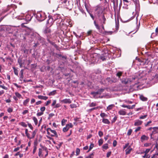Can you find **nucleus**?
<instances>
[{
	"instance_id": "1",
	"label": "nucleus",
	"mask_w": 158,
	"mask_h": 158,
	"mask_svg": "<svg viewBox=\"0 0 158 158\" xmlns=\"http://www.w3.org/2000/svg\"><path fill=\"white\" fill-rule=\"evenodd\" d=\"M47 134L48 135H50L52 137L55 136L56 137H58V135L57 132L54 130H52L50 128H48L47 129Z\"/></svg>"
},
{
	"instance_id": "2",
	"label": "nucleus",
	"mask_w": 158,
	"mask_h": 158,
	"mask_svg": "<svg viewBox=\"0 0 158 158\" xmlns=\"http://www.w3.org/2000/svg\"><path fill=\"white\" fill-rule=\"evenodd\" d=\"M36 17L37 20L42 21L45 19V15L40 12H38L36 15Z\"/></svg>"
},
{
	"instance_id": "3",
	"label": "nucleus",
	"mask_w": 158,
	"mask_h": 158,
	"mask_svg": "<svg viewBox=\"0 0 158 158\" xmlns=\"http://www.w3.org/2000/svg\"><path fill=\"white\" fill-rule=\"evenodd\" d=\"M135 79V77H132L131 78H123L121 79L122 83L123 84H126L131 82L133 80Z\"/></svg>"
},
{
	"instance_id": "4",
	"label": "nucleus",
	"mask_w": 158,
	"mask_h": 158,
	"mask_svg": "<svg viewBox=\"0 0 158 158\" xmlns=\"http://www.w3.org/2000/svg\"><path fill=\"white\" fill-rule=\"evenodd\" d=\"M115 29L116 31H109L107 32V33L109 34H111L115 32H116L119 29V20L118 19V18L117 19H115Z\"/></svg>"
},
{
	"instance_id": "5",
	"label": "nucleus",
	"mask_w": 158,
	"mask_h": 158,
	"mask_svg": "<svg viewBox=\"0 0 158 158\" xmlns=\"http://www.w3.org/2000/svg\"><path fill=\"white\" fill-rule=\"evenodd\" d=\"M43 32L47 37L50 38L51 36V30L48 27L46 28L43 31Z\"/></svg>"
},
{
	"instance_id": "6",
	"label": "nucleus",
	"mask_w": 158,
	"mask_h": 158,
	"mask_svg": "<svg viewBox=\"0 0 158 158\" xmlns=\"http://www.w3.org/2000/svg\"><path fill=\"white\" fill-rule=\"evenodd\" d=\"M32 16H31L30 15H26L25 18V19L26 22H24V23H23L21 24V26L22 27H24V24L27 23L29 21H30L32 19Z\"/></svg>"
},
{
	"instance_id": "7",
	"label": "nucleus",
	"mask_w": 158,
	"mask_h": 158,
	"mask_svg": "<svg viewBox=\"0 0 158 158\" xmlns=\"http://www.w3.org/2000/svg\"><path fill=\"white\" fill-rule=\"evenodd\" d=\"M93 12L95 16H99V6L98 5L94 7Z\"/></svg>"
},
{
	"instance_id": "8",
	"label": "nucleus",
	"mask_w": 158,
	"mask_h": 158,
	"mask_svg": "<svg viewBox=\"0 0 158 158\" xmlns=\"http://www.w3.org/2000/svg\"><path fill=\"white\" fill-rule=\"evenodd\" d=\"M54 20L52 18H50L47 22V26H51L53 24L54 22Z\"/></svg>"
},
{
	"instance_id": "9",
	"label": "nucleus",
	"mask_w": 158,
	"mask_h": 158,
	"mask_svg": "<svg viewBox=\"0 0 158 158\" xmlns=\"http://www.w3.org/2000/svg\"><path fill=\"white\" fill-rule=\"evenodd\" d=\"M108 54L107 53L105 52L104 53L102 54L100 57V59L102 60V61H104L106 60L107 56Z\"/></svg>"
},
{
	"instance_id": "10",
	"label": "nucleus",
	"mask_w": 158,
	"mask_h": 158,
	"mask_svg": "<svg viewBox=\"0 0 158 158\" xmlns=\"http://www.w3.org/2000/svg\"><path fill=\"white\" fill-rule=\"evenodd\" d=\"M140 99L143 101H147L148 99L147 98L145 97L142 94H139Z\"/></svg>"
},
{
	"instance_id": "11",
	"label": "nucleus",
	"mask_w": 158,
	"mask_h": 158,
	"mask_svg": "<svg viewBox=\"0 0 158 158\" xmlns=\"http://www.w3.org/2000/svg\"><path fill=\"white\" fill-rule=\"evenodd\" d=\"M143 121L139 120H135L134 123V126H136L140 125L142 123Z\"/></svg>"
},
{
	"instance_id": "12",
	"label": "nucleus",
	"mask_w": 158,
	"mask_h": 158,
	"mask_svg": "<svg viewBox=\"0 0 158 158\" xmlns=\"http://www.w3.org/2000/svg\"><path fill=\"white\" fill-rule=\"evenodd\" d=\"M61 102L64 103H70L71 102V100L69 99H65L61 101Z\"/></svg>"
},
{
	"instance_id": "13",
	"label": "nucleus",
	"mask_w": 158,
	"mask_h": 158,
	"mask_svg": "<svg viewBox=\"0 0 158 158\" xmlns=\"http://www.w3.org/2000/svg\"><path fill=\"white\" fill-rule=\"evenodd\" d=\"M39 99L44 100H46L48 99V97L43 96L41 95H39L38 96Z\"/></svg>"
},
{
	"instance_id": "14",
	"label": "nucleus",
	"mask_w": 158,
	"mask_h": 158,
	"mask_svg": "<svg viewBox=\"0 0 158 158\" xmlns=\"http://www.w3.org/2000/svg\"><path fill=\"white\" fill-rule=\"evenodd\" d=\"M132 149L129 147L127 149L125 150L126 154L127 155L130 153Z\"/></svg>"
},
{
	"instance_id": "15",
	"label": "nucleus",
	"mask_w": 158,
	"mask_h": 158,
	"mask_svg": "<svg viewBox=\"0 0 158 158\" xmlns=\"http://www.w3.org/2000/svg\"><path fill=\"white\" fill-rule=\"evenodd\" d=\"M119 114L120 115H124L126 114V112L123 110H120L118 112Z\"/></svg>"
},
{
	"instance_id": "16",
	"label": "nucleus",
	"mask_w": 158,
	"mask_h": 158,
	"mask_svg": "<svg viewBox=\"0 0 158 158\" xmlns=\"http://www.w3.org/2000/svg\"><path fill=\"white\" fill-rule=\"evenodd\" d=\"M148 137L145 135H143L141 137L142 141H143L146 140H148Z\"/></svg>"
},
{
	"instance_id": "17",
	"label": "nucleus",
	"mask_w": 158,
	"mask_h": 158,
	"mask_svg": "<svg viewBox=\"0 0 158 158\" xmlns=\"http://www.w3.org/2000/svg\"><path fill=\"white\" fill-rule=\"evenodd\" d=\"M102 122L105 124H109L110 123V122L107 119L103 118Z\"/></svg>"
},
{
	"instance_id": "18",
	"label": "nucleus",
	"mask_w": 158,
	"mask_h": 158,
	"mask_svg": "<svg viewBox=\"0 0 158 158\" xmlns=\"http://www.w3.org/2000/svg\"><path fill=\"white\" fill-rule=\"evenodd\" d=\"M30 101V99L27 98V99L24 100L23 102V104L24 106H27V104Z\"/></svg>"
},
{
	"instance_id": "19",
	"label": "nucleus",
	"mask_w": 158,
	"mask_h": 158,
	"mask_svg": "<svg viewBox=\"0 0 158 158\" xmlns=\"http://www.w3.org/2000/svg\"><path fill=\"white\" fill-rule=\"evenodd\" d=\"M21 74H20V81H22L23 78V70L22 69L20 71Z\"/></svg>"
},
{
	"instance_id": "20",
	"label": "nucleus",
	"mask_w": 158,
	"mask_h": 158,
	"mask_svg": "<svg viewBox=\"0 0 158 158\" xmlns=\"http://www.w3.org/2000/svg\"><path fill=\"white\" fill-rule=\"evenodd\" d=\"M134 3L135 6L137 7L139 5V0H132Z\"/></svg>"
},
{
	"instance_id": "21",
	"label": "nucleus",
	"mask_w": 158,
	"mask_h": 158,
	"mask_svg": "<svg viewBox=\"0 0 158 158\" xmlns=\"http://www.w3.org/2000/svg\"><path fill=\"white\" fill-rule=\"evenodd\" d=\"M123 1L124 5L127 6L130 5L131 4L130 2L127 0H123Z\"/></svg>"
},
{
	"instance_id": "22",
	"label": "nucleus",
	"mask_w": 158,
	"mask_h": 158,
	"mask_svg": "<svg viewBox=\"0 0 158 158\" xmlns=\"http://www.w3.org/2000/svg\"><path fill=\"white\" fill-rule=\"evenodd\" d=\"M37 131V130L35 129L32 132L31 137V139L35 137Z\"/></svg>"
},
{
	"instance_id": "23",
	"label": "nucleus",
	"mask_w": 158,
	"mask_h": 158,
	"mask_svg": "<svg viewBox=\"0 0 158 158\" xmlns=\"http://www.w3.org/2000/svg\"><path fill=\"white\" fill-rule=\"evenodd\" d=\"M114 106V104H111L109 105L107 108V109L108 110H111L113 108Z\"/></svg>"
},
{
	"instance_id": "24",
	"label": "nucleus",
	"mask_w": 158,
	"mask_h": 158,
	"mask_svg": "<svg viewBox=\"0 0 158 158\" xmlns=\"http://www.w3.org/2000/svg\"><path fill=\"white\" fill-rule=\"evenodd\" d=\"M33 120L35 123V125H37L38 123V120L35 117H32Z\"/></svg>"
},
{
	"instance_id": "25",
	"label": "nucleus",
	"mask_w": 158,
	"mask_h": 158,
	"mask_svg": "<svg viewBox=\"0 0 158 158\" xmlns=\"http://www.w3.org/2000/svg\"><path fill=\"white\" fill-rule=\"evenodd\" d=\"M100 115L103 118H104L107 116V115L104 113H101L100 114Z\"/></svg>"
},
{
	"instance_id": "26",
	"label": "nucleus",
	"mask_w": 158,
	"mask_h": 158,
	"mask_svg": "<svg viewBox=\"0 0 158 158\" xmlns=\"http://www.w3.org/2000/svg\"><path fill=\"white\" fill-rule=\"evenodd\" d=\"M101 1H102L103 3V6H106L108 4V2L106 0H100Z\"/></svg>"
},
{
	"instance_id": "27",
	"label": "nucleus",
	"mask_w": 158,
	"mask_h": 158,
	"mask_svg": "<svg viewBox=\"0 0 158 158\" xmlns=\"http://www.w3.org/2000/svg\"><path fill=\"white\" fill-rule=\"evenodd\" d=\"M15 94L16 95V96L19 98H20L22 97V96L21 95V94H20L19 93L17 92H15Z\"/></svg>"
},
{
	"instance_id": "28",
	"label": "nucleus",
	"mask_w": 158,
	"mask_h": 158,
	"mask_svg": "<svg viewBox=\"0 0 158 158\" xmlns=\"http://www.w3.org/2000/svg\"><path fill=\"white\" fill-rule=\"evenodd\" d=\"M104 149L106 150L108 149V144L107 143H106L103 145L102 147Z\"/></svg>"
},
{
	"instance_id": "29",
	"label": "nucleus",
	"mask_w": 158,
	"mask_h": 158,
	"mask_svg": "<svg viewBox=\"0 0 158 158\" xmlns=\"http://www.w3.org/2000/svg\"><path fill=\"white\" fill-rule=\"evenodd\" d=\"M19 124L22 126V127H26L27 126V125L24 122H22L19 123Z\"/></svg>"
},
{
	"instance_id": "30",
	"label": "nucleus",
	"mask_w": 158,
	"mask_h": 158,
	"mask_svg": "<svg viewBox=\"0 0 158 158\" xmlns=\"http://www.w3.org/2000/svg\"><path fill=\"white\" fill-rule=\"evenodd\" d=\"M13 69L14 73L16 75H18V70L15 68V67H13Z\"/></svg>"
},
{
	"instance_id": "31",
	"label": "nucleus",
	"mask_w": 158,
	"mask_h": 158,
	"mask_svg": "<svg viewBox=\"0 0 158 158\" xmlns=\"http://www.w3.org/2000/svg\"><path fill=\"white\" fill-rule=\"evenodd\" d=\"M132 131V130L131 129H129L127 133V135L128 136L130 135L131 134Z\"/></svg>"
},
{
	"instance_id": "32",
	"label": "nucleus",
	"mask_w": 158,
	"mask_h": 158,
	"mask_svg": "<svg viewBox=\"0 0 158 158\" xmlns=\"http://www.w3.org/2000/svg\"><path fill=\"white\" fill-rule=\"evenodd\" d=\"M94 144L93 143H91L89 147V150L88 151V152H89L90 150H91V149L93 148L94 147Z\"/></svg>"
},
{
	"instance_id": "33",
	"label": "nucleus",
	"mask_w": 158,
	"mask_h": 158,
	"mask_svg": "<svg viewBox=\"0 0 158 158\" xmlns=\"http://www.w3.org/2000/svg\"><path fill=\"white\" fill-rule=\"evenodd\" d=\"M102 20H103V24H104L105 23V22L106 21V19L104 16V15H102Z\"/></svg>"
},
{
	"instance_id": "34",
	"label": "nucleus",
	"mask_w": 158,
	"mask_h": 158,
	"mask_svg": "<svg viewBox=\"0 0 158 158\" xmlns=\"http://www.w3.org/2000/svg\"><path fill=\"white\" fill-rule=\"evenodd\" d=\"M80 152V150L78 148H77L76 150V155L78 156V155Z\"/></svg>"
},
{
	"instance_id": "35",
	"label": "nucleus",
	"mask_w": 158,
	"mask_h": 158,
	"mask_svg": "<svg viewBox=\"0 0 158 158\" xmlns=\"http://www.w3.org/2000/svg\"><path fill=\"white\" fill-rule=\"evenodd\" d=\"M117 116H114L111 121V123H114L115 122V121L117 119Z\"/></svg>"
},
{
	"instance_id": "36",
	"label": "nucleus",
	"mask_w": 158,
	"mask_h": 158,
	"mask_svg": "<svg viewBox=\"0 0 158 158\" xmlns=\"http://www.w3.org/2000/svg\"><path fill=\"white\" fill-rule=\"evenodd\" d=\"M56 91H53L51 92H50L48 94L49 95H53L55 94Z\"/></svg>"
},
{
	"instance_id": "37",
	"label": "nucleus",
	"mask_w": 158,
	"mask_h": 158,
	"mask_svg": "<svg viewBox=\"0 0 158 158\" xmlns=\"http://www.w3.org/2000/svg\"><path fill=\"white\" fill-rule=\"evenodd\" d=\"M67 121V120L64 119H63L61 121V124L62 126H64L65 125V122Z\"/></svg>"
},
{
	"instance_id": "38",
	"label": "nucleus",
	"mask_w": 158,
	"mask_h": 158,
	"mask_svg": "<svg viewBox=\"0 0 158 158\" xmlns=\"http://www.w3.org/2000/svg\"><path fill=\"white\" fill-rule=\"evenodd\" d=\"M69 130V128L67 127L66 126V127L63 128V131L64 132H65Z\"/></svg>"
},
{
	"instance_id": "39",
	"label": "nucleus",
	"mask_w": 158,
	"mask_h": 158,
	"mask_svg": "<svg viewBox=\"0 0 158 158\" xmlns=\"http://www.w3.org/2000/svg\"><path fill=\"white\" fill-rule=\"evenodd\" d=\"M70 106L72 108H75L76 107V105L74 104H72L70 105Z\"/></svg>"
},
{
	"instance_id": "40",
	"label": "nucleus",
	"mask_w": 158,
	"mask_h": 158,
	"mask_svg": "<svg viewBox=\"0 0 158 158\" xmlns=\"http://www.w3.org/2000/svg\"><path fill=\"white\" fill-rule=\"evenodd\" d=\"M66 126L69 128V129L71 127H73V125H72L71 123H70L69 124H67L66 125Z\"/></svg>"
},
{
	"instance_id": "41",
	"label": "nucleus",
	"mask_w": 158,
	"mask_h": 158,
	"mask_svg": "<svg viewBox=\"0 0 158 158\" xmlns=\"http://www.w3.org/2000/svg\"><path fill=\"white\" fill-rule=\"evenodd\" d=\"M7 111L8 112L10 113L13 111V109L9 107L7 109Z\"/></svg>"
},
{
	"instance_id": "42",
	"label": "nucleus",
	"mask_w": 158,
	"mask_h": 158,
	"mask_svg": "<svg viewBox=\"0 0 158 158\" xmlns=\"http://www.w3.org/2000/svg\"><path fill=\"white\" fill-rule=\"evenodd\" d=\"M44 114V113L43 112H38L37 113L36 115L38 116H40Z\"/></svg>"
},
{
	"instance_id": "43",
	"label": "nucleus",
	"mask_w": 158,
	"mask_h": 158,
	"mask_svg": "<svg viewBox=\"0 0 158 158\" xmlns=\"http://www.w3.org/2000/svg\"><path fill=\"white\" fill-rule=\"evenodd\" d=\"M42 153V150L40 148L39 149V152L38 153V155L39 156H41Z\"/></svg>"
},
{
	"instance_id": "44",
	"label": "nucleus",
	"mask_w": 158,
	"mask_h": 158,
	"mask_svg": "<svg viewBox=\"0 0 158 158\" xmlns=\"http://www.w3.org/2000/svg\"><path fill=\"white\" fill-rule=\"evenodd\" d=\"M62 143H60L59 144H58V146H56V148L58 149L59 150V148H60V146H61Z\"/></svg>"
},
{
	"instance_id": "45",
	"label": "nucleus",
	"mask_w": 158,
	"mask_h": 158,
	"mask_svg": "<svg viewBox=\"0 0 158 158\" xmlns=\"http://www.w3.org/2000/svg\"><path fill=\"white\" fill-rule=\"evenodd\" d=\"M147 116V115H144L143 116H142L139 117V118L140 119H143L145 118Z\"/></svg>"
},
{
	"instance_id": "46",
	"label": "nucleus",
	"mask_w": 158,
	"mask_h": 158,
	"mask_svg": "<svg viewBox=\"0 0 158 158\" xmlns=\"http://www.w3.org/2000/svg\"><path fill=\"white\" fill-rule=\"evenodd\" d=\"M18 62L19 65L20 67L21 68L22 67V63L21 60H19L18 61Z\"/></svg>"
},
{
	"instance_id": "47",
	"label": "nucleus",
	"mask_w": 158,
	"mask_h": 158,
	"mask_svg": "<svg viewBox=\"0 0 158 158\" xmlns=\"http://www.w3.org/2000/svg\"><path fill=\"white\" fill-rule=\"evenodd\" d=\"M45 107L44 106H43V107H41L40 109V110L41 111L43 112H44L45 111Z\"/></svg>"
},
{
	"instance_id": "48",
	"label": "nucleus",
	"mask_w": 158,
	"mask_h": 158,
	"mask_svg": "<svg viewBox=\"0 0 158 158\" xmlns=\"http://www.w3.org/2000/svg\"><path fill=\"white\" fill-rule=\"evenodd\" d=\"M151 148L146 149V150L145 151H144V153L147 154V153H148L150 151V150H151Z\"/></svg>"
},
{
	"instance_id": "49",
	"label": "nucleus",
	"mask_w": 158,
	"mask_h": 158,
	"mask_svg": "<svg viewBox=\"0 0 158 158\" xmlns=\"http://www.w3.org/2000/svg\"><path fill=\"white\" fill-rule=\"evenodd\" d=\"M151 145V143H146L144 144V147H148Z\"/></svg>"
},
{
	"instance_id": "50",
	"label": "nucleus",
	"mask_w": 158,
	"mask_h": 158,
	"mask_svg": "<svg viewBox=\"0 0 158 158\" xmlns=\"http://www.w3.org/2000/svg\"><path fill=\"white\" fill-rule=\"evenodd\" d=\"M117 143V141L116 140H114L113 143V146L114 147H115L116 146Z\"/></svg>"
},
{
	"instance_id": "51",
	"label": "nucleus",
	"mask_w": 158,
	"mask_h": 158,
	"mask_svg": "<svg viewBox=\"0 0 158 158\" xmlns=\"http://www.w3.org/2000/svg\"><path fill=\"white\" fill-rule=\"evenodd\" d=\"M54 115V114L52 113H51L49 114V117L48 118V119H50Z\"/></svg>"
},
{
	"instance_id": "52",
	"label": "nucleus",
	"mask_w": 158,
	"mask_h": 158,
	"mask_svg": "<svg viewBox=\"0 0 158 158\" xmlns=\"http://www.w3.org/2000/svg\"><path fill=\"white\" fill-rule=\"evenodd\" d=\"M122 73L121 72H118L117 74L116 75L118 76L119 77L122 75Z\"/></svg>"
},
{
	"instance_id": "53",
	"label": "nucleus",
	"mask_w": 158,
	"mask_h": 158,
	"mask_svg": "<svg viewBox=\"0 0 158 158\" xmlns=\"http://www.w3.org/2000/svg\"><path fill=\"white\" fill-rule=\"evenodd\" d=\"M0 87L4 89H5V90L7 89V88L4 85H0Z\"/></svg>"
},
{
	"instance_id": "54",
	"label": "nucleus",
	"mask_w": 158,
	"mask_h": 158,
	"mask_svg": "<svg viewBox=\"0 0 158 158\" xmlns=\"http://www.w3.org/2000/svg\"><path fill=\"white\" fill-rule=\"evenodd\" d=\"M28 110H24L23 112H22V114H23V115H24L25 114H27V113H28Z\"/></svg>"
},
{
	"instance_id": "55",
	"label": "nucleus",
	"mask_w": 158,
	"mask_h": 158,
	"mask_svg": "<svg viewBox=\"0 0 158 158\" xmlns=\"http://www.w3.org/2000/svg\"><path fill=\"white\" fill-rule=\"evenodd\" d=\"M154 78L156 80H158V74H156L155 76L154 77Z\"/></svg>"
},
{
	"instance_id": "56",
	"label": "nucleus",
	"mask_w": 158,
	"mask_h": 158,
	"mask_svg": "<svg viewBox=\"0 0 158 158\" xmlns=\"http://www.w3.org/2000/svg\"><path fill=\"white\" fill-rule=\"evenodd\" d=\"M141 129V127H138L137 128H136L135 130V131L136 132L139 131Z\"/></svg>"
},
{
	"instance_id": "57",
	"label": "nucleus",
	"mask_w": 158,
	"mask_h": 158,
	"mask_svg": "<svg viewBox=\"0 0 158 158\" xmlns=\"http://www.w3.org/2000/svg\"><path fill=\"white\" fill-rule=\"evenodd\" d=\"M94 23L97 28V29H99V27L98 26V24H96L95 21H94Z\"/></svg>"
},
{
	"instance_id": "58",
	"label": "nucleus",
	"mask_w": 158,
	"mask_h": 158,
	"mask_svg": "<svg viewBox=\"0 0 158 158\" xmlns=\"http://www.w3.org/2000/svg\"><path fill=\"white\" fill-rule=\"evenodd\" d=\"M111 152H108L107 153V155H106V156L107 157H110V156L111 154Z\"/></svg>"
},
{
	"instance_id": "59",
	"label": "nucleus",
	"mask_w": 158,
	"mask_h": 158,
	"mask_svg": "<svg viewBox=\"0 0 158 158\" xmlns=\"http://www.w3.org/2000/svg\"><path fill=\"white\" fill-rule=\"evenodd\" d=\"M28 126L29 127V128H30L31 129V130L33 129V127L32 126L30 123H28Z\"/></svg>"
},
{
	"instance_id": "60",
	"label": "nucleus",
	"mask_w": 158,
	"mask_h": 158,
	"mask_svg": "<svg viewBox=\"0 0 158 158\" xmlns=\"http://www.w3.org/2000/svg\"><path fill=\"white\" fill-rule=\"evenodd\" d=\"M93 156V153H92L88 156L86 157L85 158H91L92 157V156Z\"/></svg>"
},
{
	"instance_id": "61",
	"label": "nucleus",
	"mask_w": 158,
	"mask_h": 158,
	"mask_svg": "<svg viewBox=\"0 0 158 158\" xmlns=\"http://www.w3.org/2000/svg\"><path fill=\"white\" fill-rule=\"evenodd\" d=\"M51 102V100H49L47 101L46 103V106H48V105H49V104H50Z\"/></svg>"
},
{
	"instance_id": "62",
	"label": "nucleus",
	"mask_w": 158,
	"mask_h": 158,
	"mask_svg": "<svg viewBox=\"0 0 158 158\" xmlns=\"http://www.w3.org/2000/svg\"><path fill=\"white\" fill-rule=\"evenodd\" d=\"M60 106V105L59 103L56 104L55 106L54 107L55 108H58Z\"/></svg>"
},
{
	"instance_id": "63",
	"label": "nucleus",
	"mask_w": 158,
	"mask_h": 158,
	"mask_svg": "<svg viewBox=\"0 0 158 158\" xmlns=\"http://www.w3.org/2000/svg\"><path fill=\"white\" fill-rule=\"evenodd\" d=\"M129 145V143H126L125 144V145L123 147V149H125V148H126Z\"/></svg>"
},
{
	"instance_id": "64",
	"label": "nucleus",
	"mask_w": 158,
	"mask_h": 158,
	"mask_svg": "<svg viewBox=\"0 0 158 158\" xmlns=\"http://www.w3.org/2000/svg\"><path fill=\"white\" fill-rule=\"evenodd\" d=\"M56 100H53V102H52V106H54L56 104Z\"/></svg>"
}]
</instances>
